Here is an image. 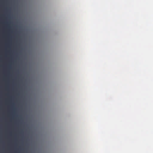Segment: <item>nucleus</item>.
<instances>
[{"label":"nucleus","instance_id":"6e6552de","mask_svg":"<svg viewBox=\"0 0 153 153\" xmlns=\"http://www.w3.org/2000/svg\"><path fill=\"white\" fill-rule=\"evenodd\" d=\"M0 68L1 69V67Z\"/></svg>","mask_w":153,"mask_h":153},{"label":"nucleus","instance_id":"9d476101","mask_svg":"<svg viewBox=\"0 0 153 153\" xmlns=\"http://www.w3.org/2000/svg\"><path fill=\"white\" fill-rule=\"evenodd\" d=\"M8 0H7V1L8 2Z\"/></svg>","mask_w":153,"mask_h":153},{"label":"nucleus","instance_id":"1a4fd4ad","mask_svg":"<svg viewBox=\"0 0 153 153\" xmlns=\"http://www.w3.org/2000/svg\"><path fill=\"white\" fill-rule=\"evenodd\" d=\"M8 18H9V15H8Z\"/></svg>","mask_w":153,"mask_h":153},{"label":"nucleus","instance_id":"39448f33","mask_svg":"<svg viewBox=\"0 0 153 153\" xmlns=\"http://www.w3.org/2000/svg\"><path fill=\"white\" fill-rule=\"evenodd\" d=\"M1 96H3L2 95V93L1 91Z\"/></svg>","mask_w":153,"mask_h":153},{"label":"nucleus","instance_id":"f257e3e1","mask_svg":"<svg viewBox=\"0 0 153 153\" xmlns=\"http://www.w3.org/2000/svg\"><path fill=\"white\" fill-rule=\"evenodd\" d=\"M10 22H9L8 21L6 22V25L8 31L9 30L10 28Z\"/></svg>","mask_w":153,"mask_h":153},{"label":"nucleus","instance_id":"9b49d317","mask_svg":"<svg viewBox=\"0 0 153 153\" xmlns=\"http://www.w3.org/2000/svg\"><path fill=\"white\" fill-rule=\"evenodd\" d=\"M0 71H1V70H0Z\"/></svg>","mask_w":153,"mask_h":153},{"label":"nucleus","instance_id":"7ed1b4c3","mask_svg":"<svg viewBox=\"0 0 153 153\" xmlns=\"http://www.w3.org/2000/svg\"><path fill=\"white\" fill-rule=\"evenodd\" d=\"M8 105H11L13 106L14 105V103L11 101H9L7 103Z\"/></svg>","mask_w":153,"mask_h":153},{"label":"nucleus","instance_id":"0eeeda50","mask_svg":"<svg viewBox=\"0 0 153 153\" xmlns=\"http://www.w3.org/2000/svg\"><path fill=\"white\" fill-rule=\"evenodd\" d=\"M12 88H13V86H12Z\"/></svg>","mask_w":153,"mask_h":153},{"label":"nucleus","instance_id":"f03ea898","mask_svg":"<svg viewBox=\"0 0 153 153\" xmlns=\"http://www.w3.org/2000/svg\"><path fill=\"white\" fill-rule=\"evenodd\" d=\"M5 88L7 90H9L10 88V85L8 82H7L5 86Z\"/></svg>","mask_w":153,"mask_h":153},{"label":"nucleus","instance_id":"423d86ee","mask_svg":"<svg viewBox=\"0 0 153 153\" xmlns=\"http://www.w3.org/2000/svg\"><path fill=\"white\" fill-rule=\"evenodd\" d=\"M4 96H1V97H0V98H1V100L2 99V98H3V97Z\"/></svg>","mask_w":153,"mask_h":153},{"label":"nucleus","instance_id":"20e7f679","mask_svg":"<svg viewBox=\"0 0 153 153\" xmlns=\"http://www.w3.org/2000/svg\"><path fill=\"white\" fill-rule=\"evenodd\" d=\"M6 10L7 12H8L10 10V8L7 7L6 8Z\"/></svg>","mask_w":153,"mask_h":153}]
</instances>
